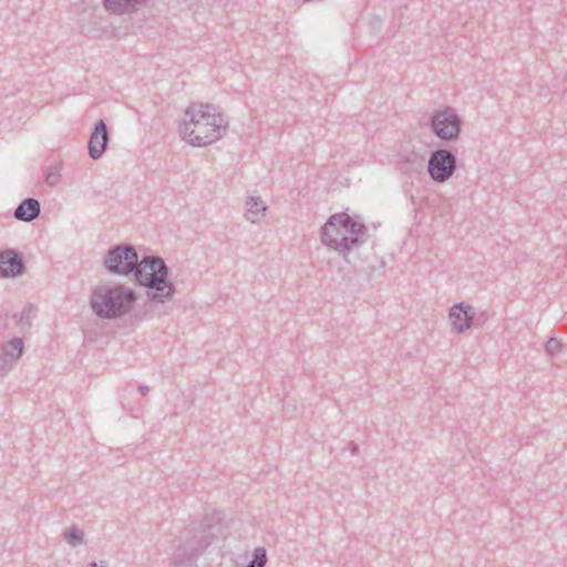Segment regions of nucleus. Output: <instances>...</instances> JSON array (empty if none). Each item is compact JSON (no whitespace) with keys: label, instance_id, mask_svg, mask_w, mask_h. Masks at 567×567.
Here are the masks:
<instances>
[{"label":"nucleus","instance_id":"obj_1","mask_svg":"<svg viewBox=\"0 0 567 567\" xmlns=\"http://www.w3.org/2000/svg\"><path fill=\"white\" fill-rule=\"evenodd\" d=\"M103 266L112 275H134L135 285L146 289V296L153 303H165L172 300L176 292V287L171 280V268L165 260L154 255L140 259L131 244L111 247L106 251Z\"/></svg>","mask_w":567,"mask_h":567},{"label":"nucleus","instance_id":"obj_2","mask_svg":"<svg viewBox=\"0 0 567 567\" xmlns=\"http://www.w3.org/2000/svg\"><path fill=\"white\" fill-rule=\"evenodd\" d=\"M228 121L210 104H190L179 124V134L193 146H207L226 135Z\"/></svg>","mask_w":567,"mask_h":567},{"label":"nucleus","instance_id":"obj_3","mask_svg":"<svg viewBox=\"0 0 567 567\" xmlns=\"http://www.w3.org/2000/svg\"><path fill=\"white\" fill-rule=\"evenodd\" d=\"M137 301L134 289L123 284L95 287L90 296V307L100 319L115 320L128 315Z\"/></svg>","mask_w":567,"mask_h":567},{"label":"nucleus","instance_id":"obj_4","mask_svg":"<svg viewBox=\"0 0 567 567\" xmlns=\"http://www.w3.org/2000/svg\"><path fill=\"white\" fill-rule=\"evenodd\" d=\"M429 126L440 141L454 143L460 138L462 120L454 109L445 106L433 112Z\"/></svg>","mask_w":567,"mask_h":567},{"label":"nucleus","instance_id":"obj_5","mask_svg":"<svg viewBox=\"0 0 567 567\" xmlns=\"http://www.w3.org/2000/svg\"><path fill=\"white\" fill-rule=\"evenodd\" d=\"M339 223L342 231V243H340L339 247L342 250H352V248L360 243H363V237L368 234V228L363 223L355 220L347 213H339L331 215L327 220V229H333V223Z\"/></svg>","mask_w":567,"mask_h":567},{"label":"nucleus","instance_id":"obj_6","mask_svg":"<svg viewBox=\"0 0 567 567\" xmlns=\"http://www.w3.org/2000/svg\"><path fill=\"white\" fill-rule=\"evenodd\" d=\"M457 158L454 153L446 148L432 151L427 162V173L435 183H445L455 173Z\"/></svg>","mask_w":567,"mask_h":567},{"label":"nucleus","instance_id":"obj_7","mask_svg":"<svg viewBox=\"0 0 567 567\" xmlns=\"http://www.w3.org/2000/svg\"><path fill=\"white\" fill-rule=\"evenodd\" d=\"M212 543L210 535H202L200 538L193 537L179 545L173 554V561L176 567H196L195 561L199 555Z\"/></svg>","mask_w":567,"mask_h":567},{"label":"nucleus","instance_id":"obj_8","mask_svg":"<svg viewBox=\"0 0 567 567\" xmlns=\"http://www.w3.org/2000/svg\"><path fill=\"white\" fill-rule=\"evenodd\" d=\"M25 271V264L14 249H6L0 251V277L16 278L22 276Z\"/></svg>","mask_w":567,"mask_h":567},{"label":"nucleus","instance_id":"obj_9","mask_svg":"<svg viewBox=\"0 0 567 567\" xmlns=\"http://www.w3.org/2000/svg\"><path fill=\"white\" fill-rule=\"evenodd\" d=\"M110 142V133L106 123L99 120L89 138V155L92 159H99L106 151Z\"/></svg>","mask_w":567,"mask_h":567},{"label":"nucleus","instance_id":"obj_10","mask_svg":"<svg viewBox=\"0 0 567 567\" xmlns=\"http://www.w3.org/2000/svg\"><path fill=\"white\" fill-rule=\"evenodd\" d=\"M475 313L476 312L473 306L465 302H460L450 309L449 318L454 329L458 333H462L466 329L471 328Z\"/></svg>","mask_w":567,"mask_h":567},{"label":"nucleus","instance_id":"obj_11","mask_svg":"<svg viewBox=\"0 0 567 567\" xmlns=\"http://www.w3.org/2000/svg\"><path fill=\"white\" fill-rule=\"evenodd\" d=\"M334 225L331 229H327V223L321 227L320 231V238L323 245L328 246L329 248L338 251L340 255L346 257L351 250H342L341 247H339L340 243H342V231L341 227L339 226V223L334 221Z\"/></svg>","mask_w":567,"mask_h":567},{"label":"nucleus","instance_id":"obj_12","mask_svg":"<svg viewBox=\"0 0 567 567\" xmlns=\"http://www.w3.org/2000/svg\"><path fill=\"white\" fill-rule=\"evenodd\" d=\"M41 213L40 202L35 198H24L14 209L13 216L20 220L30 223L38 218Z\"/></svg>","mask_w":567,"mask_h":567},{"label":"nucleus","instance_id":"obj_13","mask_svg":"<svg viewBox=\"0 0 567 567\" xmlns=\"http://www.w3.org/2000/svg\"><path fill=\"white\" fill-rule=\"evenodd\" d=\"M147 0H103V4L107 11L113 13H128L137 10Z\"/></svg>","mask_w":567,"mask_h":567},{"label":"nucleus","instance_id":"obj_14","mask_svg":"<svg viewBox=\"0 0 567 567\" xmlns=\"http://www.w3.org/2000/svg\"><path fill=\"white\" fill-rule=\"evenodd\" d=\"M267 206L259 197H248L246 200V218L251 223H257L265 215Z\"/></svg>","mask_w":567,"mask_h":567},{"label":"nucleus","instance_id":"obj_15","mask_svg":"<svg viewBox=\"0 0 567 567\" xmlns=\"http://www.w3.org/2000/svg\"><path fill=\"white\" fill-rule=\"evenodd\" d=\"M24 343L21 338H13L2 347V353L14 363L22 357Z\"/></svg>","mask_w":567,"mask_h":567},{"label":"nucleus","instance_id":"obj_16","mask_svg":"<svg viewBox=\"0 0 567 567\" xmlns=\"http://www.w3.org/2000/svg\"><path fill=\"white\" fill-rule=\"evenodd\" d=\"M37 308L32 303H27L20 313H14L16 323L22 329L31 328V321L35 317Z\"/></svg>","mask_w":567,"mask_h":567},{"label":"nucleus","instance_id":"obj_17","mask_svg":"<svg viewBox=\"0 0 567 567\" xmlns=\"http://www.w3.org/2000/svg\"><path fill=\"white\" fill-rule=\"evenodd\" d=\"M45 184L50 187H54L61 181V164L52 165L48 168L45 174Z\"/></svg>","mask_w":567,"mask_h":567},{"label":"nucleus","instance_id":"obj_18","mask_svg":"<svg viewBox=\"0 0 567 567\" xmlns=\"http://www.w3.org/2000/svg\"><path fill=\"white\" fill-rule=\"evenodd\" d=\"M267 563V553L264 547L254 549L251 560L245 567H265Z\"/></svg>","mask_w":567,"mask_h":567},{"label":"nucleus","instance_id":"obj_19","mask_svg":"<svg viewBox=\"0 0 567 567\" xmlns=\"http://www.w3.org/2000/svg\"><path fill=\"white\" fill-rule=\"evenodd\" d=\"M84 533L75 526L66 529L64 533V539L72 546H79L83 543Z\"/></svg>","mask_w":567,"mask_h":567},{"label":"nucleus","instance_id":"obj_20","mask_svg":"<svg viewBox=\"0 0 567 567\" xmlns=\"http://www.w3.org/2000/svg\"><path fill=\"white\" fill-rule=\"evenodd\" d=\"M422 158L419 157L415 153H411L410 155L405 156V158L401 162V169L408 172L409 169H412L416 167V169L422 168Z\"/></svg>","mask_w":567,"mask_h":567},{"label":"nucleus","instance_id":"obj_21","mask_svg":"<svg viewBox=\"0 0 567 567\" xmlns=\"http://www.w3.org/2000/svg\"><path fill=\"white\" fill-rule=\"evenodd\" d=\"M564 344L556 338L551 337L545 343V351L548 355L555 357L561 352Z\"/></svg>","mask_w":567,"mask_h":567},{"label":"nucleus","instance_id":"obj_22","mask_svg":"<svg viewBox=\"0 0 567 567\" xmlns=\"http://www.w3.org/2000/svg\"><path fill=\"white\" fill-rule=\"evenodd\" d=\"M13 364L14 362L11 361L7 355H4L2 352L0 353V373L8 372Z\"/></svg>","mask_w":567,"mask_h":567},{"label":"nucleus","instance_id":"obj_23","mask_svg":"<svg viewBox=\"0 0 567 567\" xmlns=\"http://www.w3.org/2000/svg\"><path fill=\"white\" fill-rule=\"evenodd\" d=\"M348 450L351 452V454H357L359 451V445L354 442H350L348 444Z\"/></svg>","mask_w":567,"mask_h":567},{"label":"nucleus","instance_id":"obj_24","mask_svg":"<svg viewBox=\"0 0 567 567\" xmlns=\"http://www.w3.org/2000/svg\"><path fill=\"white\" fill-rule=\"evenodd\" d=\"M138 392L142 394V395H146L148 392H150V388L147 385H140L138 386Z\"/></svg>","mask_w":567,"mask_h":567},{"label":"nucleus","instance_id":"obj_25","mask_svg":"<svg viewBox=\"0 0 567 567\" xmlns=\"http://www.w3.org/2000/svg\"><path fill=\"white\" fill-rule=\"evenodd\" d=\"M87 567H103V566H99L96 563L93 561V563L89 564Z\"/></svg>","mask_w":567,"mask_h":567}]
</instances>
